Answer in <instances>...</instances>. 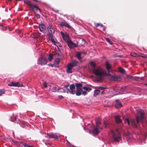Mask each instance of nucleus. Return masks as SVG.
<instances>
[{
    "instance_id": "aec40b11",
    "label": "nucleus",
    "mask_w": 147,
    "mask_h": 147,
    "mask_svg": "<svg viewBox=\"0 0 147 147\" xmlns=\"http://www.w3.org/2000/svg\"><path fill=\"white\" fill-rule=\"evenodd\" d=\"M115 121L116 122L118 123H120L122 122V121L120 119L119 116H116L115 117Z\"/></svg>"
},
{
    "instance_id": "6ab92c4d",
    "label": "nucleus",
    "mask_w": 147,
    "mask_h": 147,
    "mask_svg": "<svg viewBox=\"0 0 147 147\" xmlns=\"http://www.w3.org/2000/svg\"><path fill=\"white\" fill-rule=\"evenodd\" d=\"M82 88H77L76 89V94L77 96H79L82 94Z\"/></svg>"
},
{
    "instance_id": "0e129e2a",
    "label": "nucleus",
    "mask_w": 147,
    "mask_h": 147,
    "mask_svg": "<svg viewBox=\"0 0 147 147\" xmlns=\"http://www.w3.org/2000/svg\"><path fill=\"white\" fill-rule=\"evenodd\" d=\"M9 1H11L12 0H8Z\"/></svg>"
},
{
    "instance_id": "1a4fd4ad",
    "label": "nucleus",
    "mask_w": 147,
    "mask_h": 147,
    "mask_svg": "<svg viewBox=\"0 0 147 147\" xmlns=\"http://www.w3.org/2000/svg\"><path fill=\"white\" fill-rule=\"evenodd\" d=\"M110 80L111 81H119L121 80V78L120 76H113L110 78Z\"/></svg>"
},
{
    "instance_id": "473e14b6",
    "label": "nucleus",
    "mask_w": 147,
    "mask_h": 147,
    "mask_svg": "<svg viewBox=\"0 0 147 147\" xmlns=\"http://www.w3.org/2000/svg\"><path fill=\"white\" fill-rule=\"evenodd\" d=\"M90 64L94 68L96 67V65L94 62L93 61H91L90 63Z\"/></svg>"
},
{
    "instance_id": "a18cd8bd",
    "label": "nucleus",
    "mask_w": 147,
    "mask_h": 147,
    "mask_svg": "<svg viewBox=\"0 0 147 147\" xmlns=\"http://www.w3.org/2000/svg\"><path fill=\"white\" fill-rule=\"evenodd\" d=\"M114 57H122V55H114Z\"/></svg>"
},
{
    "instance_id": "bf43d9fd",
    "label": "nucleus",
    "mask_w": 147,
    "mask_h": 147,
    "mask_svg": "<svg viewBox=\"0 0 147 147\" xmlns=\"http://www.w3.org/2000/svg\"><path fill=\"white\" fill-rule=\"evenodd\" d=\"M105 28H104L103 29V31H105Z\"/></svg>"
},
{
    "instance_id": "052dcab7",
    "label": "nucleus",
    "mask_w": 147,
    "mask_h": 147,
    "mask_svg": "<svg viewBox=\"0 0 147 147\" xmlns=\"http://www.w3.org/2000/svg\"><path fill=\"white\" fill-rule=\"evenodd\" d=\"M82 41L84 42H85V41L84 39H82Z\"/></svg>"
},
{
    "instance_id": "dca6fc26",
    "label": "nucleus",
    "mask_w": 147,
    "mask_h": 147,
    "mask_svg": "<svg viewBox=\"0 0 147 147\" xmlns=\"http://www.w3.org/2000/svg\"><path fill=\"white\" fill-rule=\"evenodd\" d=\"M78 62L74 59H73L72 60L71 62L69 64V65H71L73 67L76 66L77 65Z\"/></svg>"
},
{
    "instance_id": "5fc2aeb1",
    "label": "nucleus",
    "mask_w": 147,
    "mask_h": 147,
    "mask_svg": "<svg viewBox=\"0 0 147 147\" xmlns=\"http://www.w3.org/2000/svg\"><path fill=\"white\" fill-rule=\"evenodd\" d=\"M7 29V27H6L3 28V30H6Z\"/></svg>"
},
{
    "instance_id": "603ef678",
    "label": "nucleus",
    "mask_w": 147,
    "mask_h": 147,
    "mask_svg": "<svg viewBox=\"0 0 147 147\" xmlns=\"http://www.w3.org/2000/svg\"><path fill=\"white\" fill-rule=\"evenodd\" d=\"M135 79L137 81H139L140 80V78L139 77H136V78Z\"/></svg>"
},
{
    "instance_id": "e433bc0d",
    "label": "nucleus",
    "mask_w": 147,
    "mask_h": 147,
    "mask_svg": "<svg viewBox=\"0 0 147 147\" xmlns=\"http://www.w3.org/2000/svg\"><path fill=\"white\" fill-rule=\"evenodd\" d=\"M105 39L110 45H112L113 42L110 40L108 38H105Z\"/></svg>"
},
{
    "instance_id": "f03ea898",
    "label": "nucleus",
    "mask_w": 147,
    "mask_h": 147,
    "mask_svg": "<svg viewBox=\"0 0 147 147\" xmlns=\"http://www.w3.org/2000/svg\"><path fill=\"white\" fill-rule=\"evenodd\" d=\"M24 3L27 4L29 7L30 8V10H31L34 12L35 16L37 19L40 18V15L36 13L35 11H37L38 10L41 13L42 11L36 5L33 4L31 3V2L28 0H26L24 1Z\"/></svg>"
},
{
    "instance_id": "e2e57ef3",
    "label": "nucleus",
    "mask_w": 147,
    "mask_h": 147,
    "mask_svg": "<svg viewBox=\"0 0 147 147\" xmlns=\"http://www.w3.org/2000/svg\"><path fill=\"white\" fill-rule=\"evenodd\" d=\"M84 54H86V52H84Z\"/></svg>"
},
{
    "instance_id": "f257e3e1",
    "label": "nucleus",
    "mask_w": 147,
    "mask_h": 147,
    "mask_svg": "<svg viewBox=\"0 0 147 147\" xmlns=\"http://www.w3.org/2000/svg\"><path fill=\"white\" fill-rule=\"evenodd\" d=\"M139 113L140 115L137 114L136 116V120L134 119H132L130 121L131 125L135 128H137L138 127L137 125L138 124L139 122L141 121L142 123L143 121L146 119L145 117V113L142 110L140 109L139 110Z\"/></svg>"
},
{
    "instance_id": "de8ad7c7",
    "label": "nucleus",
    "mask_w": 147,
    "mask_h": 147,
    "mask_svg": "<svg viewBox=\"0 0 147 147\" xmlns=\"http://www.w3.org/2000/svg\"><path fill=\"white\" fill-rule=\"evenodd\" d=\"M16 117H15L13 119H12L11 118V121L12 122H14L16 120Z\"/></svg>"
},
{
    "instance_id": "4c0bfd02",
    "label": "nucleus",
    "mask_w": 147,
    "mask_h": 147,
    "mask_svg": "<svg viewBox=\"0 0 147 147\" xmlns=\"http://www.w3.org/2000/svg\"><path fill=\"white\" fill-rule=\"evenodd\" d=\"M124 121H125V123H126L127 122L128 125H130V122L129 121V120L127 118V119H125V120Z\"/></svg>"
},
{
    "instance_id": "412c9836",
    "label": "nucleus",
    "mask_w": 147,
    "mask_h": 147,
    "mask_svg": "<svg viewBox=\"0 0 147 147\" xmlns=\"http://www.w3.org/2000/svg\"><path fill=\"white\" fill-rule=\"evenodd\" d=\"M106 67L107 70L108 71V74L109 75H110L109 73V69L111 68V66L110 64L108 62H107L106 63Z\"/></svg>"
},
{
    "instance_id": "9b49d317",
    "label": "nucleus",
    "mask_w": 147,
    "mask_h": 147,
    "mask_svg": "<svg viewBox=\"0 0 147 147\" xmlns=\"http://www.w3.org/2000/svg\"><path fill=\"white\" fill-rule=\"evenodd\" d=\"M8 85L9 86H14L15 87H21L22 86L18 82L14 83L13 82H11L10 83L8 84Z\"/></svg>"
},
{
    "instance_id": "79ce46f5",
    "label": "nucleus",
    "mask_w": 147,
    "mask_h": 147,
    "mask_svg": "<svg viewBox=\"0 0 147 147\" xmlns=\"http://www.w3.org/2000/svg\"><path fill=\"white\" fill-rule=\"evenodd\" d=\"M82 94L83 95L85 96L87 94V93L86 91H82Z\"/></svg>"
},
{
    "instance_id": "58836bf2",
    "label": "nucleus",
    "mask_w": 147,
    "mask_h": 147,
    "mask_svg": "<svg viewBox=\"0 0 147 147\" xmlns=\"http://www.w3.org/2000/svg\"><path fill=\"white\" fill-rule=\"evenodd\" d=\"M96 26V27H98V26H100L101 27H103V25L102 24H100L99 23H96V25H95Z\"/></svg>"
},
{
    "instance_id": "423d86ee",
    "label": "nucleus",
    "mask_w": 147,
    "mask_h": 147,
    "mask_svg": "<svg viewBox=\"0 0 147 147\" xmlns=\"http://www.w3.org/2000/svg\"><path fill=\"white\" fill-rule=\"evenodd\" d=\"M75 88V85L74 84H71L69 86L70 89H67V92L68 93L69 92L70 94H75L76 93V91L74 89Z\"/></svg>"
},
{
    "instance_id": "9d476101",
    "label": "nucleus",
    "mask_w": 147,
    "mask_h": 147,
    "mask_svg": "<svg viewBox=\"0 0 147 147\" xmlns=\"http://www.w3.org/2000/svg\"><path fill=\"white\" fill-rule=\"evenodd\" d=\"M61 89L58 86L55 85L52 88V91L53 92H59V90Z\"/></svg>"
},
{
    "instance_id": "864d4df0",
    "label": "nucleus",
    "mask_w": 147,
    "mask_h": 147,
    "mask_svg": "<svg viewBox=\"0 0 147 147\" xmlns=\"http://www.w3.org/2000/svg\"><path fill=\"white\" fill-rule=\"evenodd\" d=\"M69 84H68L67 85H66L64 87L65 88H67L69 87Z\"/></svg>"
},
{
    "instance_id": "a878e982",
    "label": "nucleus",
    "mask_w": 147,
    "mask_h": 147,
    "mask_svg": "<svg viewBox=\"0 0 147 147\" xmlns=\"http://www.w3.org/2000/svg\"><path fill=\"white\" fill-rule=\"evenodd\" d=\"M82 86V85L81 83H76V84L75 86L77 88H81Z\"/></svg>"
},
{
    "instance_id": "bb28decb",
    "label": "nucleus",
    "mask_w": 147,
    "mask_h": 147,
    "mask_svg": "<svg viewBox=\"0 0 147 147\" xmlns=\"http://www.w3.org/2000/svg\"><path fill=\"white\" fill-rule=\"evenodd\" d=\"M119 71L122 74H124L125 72V70L121 67H119Z\"/></svg>"
},
{
    "instance_id": "2eb2a0df",
    "label": "nucleus",
    "mask_w": 147,
    "mask_h": 147,
    "mask_svg": "<svg viewBox=\"0 0 147 147\" xmlns=\"http://www.w3.org/2000/svg\"><path fill=\"white\" fill-rule=\"evenodd\" d=\"M39 28L41 32H42L46 28V26L44 24H40L39 25Z\"/></svg>"
},
{
    "instance_id": "0eeeda50",
    "label": "nucleus",
    "mask_w": 147,
    "mask_h": 147,
    "mask_svg": "<svg viewBox=\"0 0 147 147\" xmlns=\"http://www.w3.org/2000/svg\"><path fill=\"white\" fill-rule=\"evenodd\" d=\"M99 128L98 126H96L92 130H90L89 131L90 133H91L94 135H96L100 133Z\"/></svg>"
},
{
    "instance_id": "c756f323",
    "label": "nucleus",
    "mask_w": 147,
    "mask_h": 147,
    "mask_svg": "<svg viewBox=\"0 0 147 147\" xmlns=\"http://www.w3.org/2000/svg\"><path fill=\"white\" fill-rule=\"evenodd\" d=\"M83 89L85 90L86 91H90L92 90V89L89 87L84 86L83 87Z\"/></svg>"
},
{
    "instance_id": "39448f33",
    "label": "nucleus",
    "mask_w": 147,
    "mask_h": 147,
    "mask_svg": "<svg viewBox=\"0 0 147 147\" xmlns=\"http://www.w3.org/2000/svg\"><path fill=\"white\" fill-rule=\"evenodd\" d=\"M47 60L46 58L41 57L39 58L38 63L41 65H45L47 64Z\"/></svg>"
},
{
    "instance_id": "c03bdc74",
    "label": "nucleus",
    "mask_w": 147,
    "mask_h": 147,
    "mask_svg": "<svg viewBox=\"0 0 147 147\" xmlns=\"http://www.w3.org/2000/svg\"><path fill=\"white\" fill-rule=\"evenodd\" d=\"M99 88H100L101 89H106L107 88V87L106 86H100L99 87Z\"/></svg>"
},
{
    "instance_id": "f3484780",
    "label": "nucleus",
    "mask_w": 147,
    "mask_h": 147,
    "mask_svg": "<svg viewBox=\"0 0 147 147\" xmlns=\"http://www.w3.org/2000/svg\"><path fill=\"white\" fill-rule=\"evenodd\" d=\"M72 66L71 65H68L67 68L66 69V71L67 73H72Z\"/></svg>"
},
{
    "instance_id": "13d9d810",
    "label": "nucleus",
    "mask_w": 147,
    "mask_h": 147,
    "mask_svg": "<svg viewBox=\"0 0 147 147\" xmlns=\"http://www.w3.org/2000/svg\"><path fill=\"white\" fill-rule=\"evenodd\" d=\"M33 1H35L36 2H38V1L37 0H33Z\"/></svg>"
},
{
    "instance_id": "7c9ffc66",
    "label": "nucleus",
    "mask_w": 147,
    "mask_h": 147,
    "mask_svg": "<svg viewBox=\"0 0 147 147\" xmlns=\"http://www.w3.org/2000/svg\"><path fill=\"white\" fill-rule=\"evenodd\" d=\"M60 61V58H57L55 59V63L57 64H58Z\"/></svg>"
},
{
    "instance_id": "69168bd1",
    "label": "nucleus",
    "mask_w": 147,
    "mask_h": 147,
    "mask_svg": "<svg viewBox=\"0 0 147 147\" xmlns=\"http://www.w3.org/2000/svg\"><path fill=\"white\" fill-rule=\"evenodd\" d=\"M145 85H147V84H145Z\"/></svg>"
},
{
    "instance_id": "a211bd4d",
    "label": "nucleus",
    "mask_w": 147,
    "mask_h": 147,
    "mask_svg": "<svg viewBox=\"0 0 147 147\" xmlns=\"http://www.w3.org/2000/svg\"><path fill=\"white\" fill-rule=\"evenodd\" d=\"M47 135L49 136V138H53L54 139H58V137L55 134H47Z\"/></svg>"
},
{
    "instance_id": "37998d69",
    "label": "nucleus",
    "mask_w": 147,
    "mask_h": 147,
    "mask_svg": "<svg viewBox=\"0 0 147 147\" xmlns=\"http://www.w3.org/2000/svg\"><path fill=\"white\" fill-rule=\"evenodd\" d=\"M63 38L65 40H67L68 39V37L66 35Z\"/></svg>"
},
{
    "instance_id": "393cba45",
    "label": "nucleus",
    "mask_w": 147,
    "mask_h": 147,
    "mask_svg": "<svg viewBox=\"0 0 147 147\" xmlns=\"http://www.w3.org/2000/svg\"><path fill=\"white\" fill-rule=\"evenodd\" d=\"M100 119L99 118H97L96 120V126H98V125L100 124Z\"/></svg>"
},
{
    "instance_id": "cd10ccee",
    "label": "nucleus",
    "mask_w": 147,
    "mask_h": 147,
    "mask_svg": "<svg viewBox=\"0 0 147 147\" xmlns=\"http://www.w3.org/2000/svg\"><path fill=\"white\" fill-rule=\"evenodd\" d=\"M100 91L98 90H95L94 91V96H96L100 93Z\"/></svg>"
},
{
    "instance_id": "680f3d73",
    "label": "nucleus",
    "mask_w": 147,
    "mask_h": 147,
    "mask_svg": "<svg viewBox=\"0 0 147 147\" xmlns=\"http://www.w3.org/2000/svg\"><path fill=\"white\" fill-rule=\"evenodd\" d=\"M102 92V94H103L104 93V91H103L102 92Z\"/></svg>"
},
{
    "instance_id": "6e6552de",
    "label": "nucleus",
    "mask_w": 147,
    "mask_h": 147,
    "mask_svg": "<svg viewBox=\"0 0 147 147\" xmlns=\"http://www.w3.org/2000/svg\"><path fill=\"white\" fill-rule=\"evenodd\" d=\"M111 133L112 135L114 141H115L119 142L121 139L119 135H117L113 131H111Z\"/></svg>"
},
{
    "instance_id": "ea45409f",
    "label": "nucleus",
    "mask_w": 147,
    "mask_h": 147,
    "mask_svg": "<svg viewBox=\"0 0 147 147\" xmlns=\"http://www.w3.org/2000/svg\"><path fill=\"white\" fill-rule=\"evenodd\" d=\"M139 56L143 58H147V55H145L143 54H141V55H139Z\"/></svg>"
},
{
    "instance_id": "09e8293b",
    "label": "nucleus",
    "mask_w": 147,
    "mask_h": 147,
    "mask_svg": "<svg viewBox=\"0 0 147 147\" xmlns=\"http://www.w3.org/2000/svg\"><path fill=\"white\" fill-rule=\"evenodd\" d=\"M59 98L60 99H62L63 98V96L62 95H59Z\"/></svg>"
},
{
    "instance_id": "4be33fe9",
    "label": "nucleus",
    "mask_w": 147,
    "mask_h": 147,
    "mask_svg": "<svg viewBox=\"0 0 147 147\" xmlns=\"http://www.w3.org/2000/svg\"><path fill=\"white\" fill-rule=\"evenodd\" d=\"M112 89L115 92L116 94H118V93H119V92L118 91L120 89L119 88L116 86H114L112 87Z\"/></svg>"
},
{
    "instance_id": "3c124183",
    "label": "nucleus",
    "mask_w": 147,
    "mask_h": 147,
    "mask_svg": "<svg viewBox=\"0 0 147 147\" xmlns=\"http://www.w3.org/2000/svg\"><path fill=\"white\" fill-rule=\"evenodd\" d=\"M48 65L51 66L52 67H53V64H49L47 65Z\"/></svg>"
},
{
    "instance_id": "ddd939ff",
    "label": "nucleus",
    "mask_w": 147,
    "mask_h": 147,
    "mask_svg": "<svg viewBox=\"0 0 147 147\" xmlns=\"http://www.w3.org/2000/svg\"><path fill=\"white\" fill-rule=\"evenodd\" d=\"M67 43L69 47L71 49L73 48L74 46L75 47L76 46V44L71 40H68L67 41Z\"/></svg>"
},
{
    "instance_id": "49530a36",
    "label": "nucleus",
    "mask_w": 147,
    "mask_h": 147,
    "mask_svg": "<svg viewBox=\"0 0 147 147\" xmlns=\"http://www.w3.org/2000/svg\"><path fill=\"white\" fill-rule=\"evenodd\" d=\"M61 34L63 37L64 36H65V35H66V34H65L62 31H61Z\"/></svg>"
},
{
    "instance_id": "a19ab883",
    "label": "nucleus",
    "mask_w": 147,
    "mask_h": 147,
    "mask_svg": "<svg viewBox=\"0 0 147 147\" xmlns=\"http://www.w3.org/2000/svg\"><path fill=\"white\" fill-rule=\"evenodd\" d=\"M43 85L45 88L47 87V83L46 82H44L43 83Z\"/></svg>"
},
{
    "instance_id": "6e6d98bb",
    "label": "nucleus",
    "mask_w": 147,
    "mask_h": 147,
    "mask_svg": "<svg viewBox=\"0 0 147 147\" xmlns=\"http://www.w3.org/2000/svg\"><path fill=\"white\" fill-rule=\"evenodd\" d=\"M62 89H63V92H65V90L64 89H63L62 88Z\"/></svg>"
},
{
    "instance_id": "c9c22d12",
    "label": "nucleus",
    "mask_w": 147,
    "mask_h": 147,
    "mask_svg": "<svg viewBox=\"0 0 147 147\" xmlns=\"http://www.w3.org/2000/svg\"><path fill=\"white\" fill-rule=\"evenodd\" d=\"M5 90L4 89H1L0 90V96L2 95L3 94L5 93Z\"/></svg>"
},
{
    "instance_id": "f8f14e48",
    "label": "nucleus",
    "mask_w": 147,
    "mask_h": 147,
    "mask_svg": "<svg viewBox=\"0 0 147 147\" xmlns=\"http://www.w3.org/2000/svg\"><path fill=\"white\" fill-rule=\"evenodd\" d=\"M59 25L61 26H65L69 28H71V26L65 22H61Z\"/></svg>"
},
{
    "instance_id": "5701e85b",
    "label": "nucleus",
    "mask_w": 147,
    "mask_h": 147,
    "mask_svg": "<svg viewBox=\"0 0 147 147\" xmlns=\"http://www.w3.org/2000/svg\"><path fill=\"white\" fill-rule=\"evenodd\" d=\"M83 53V52H78L77 53L76 55V57L79 59L80 60L81 59V55L82 53Z\"/></svg>"
},
{
    "instance_id": "72a5a7b5",
    "label": "nucleus",
    "mask_w": 147,
    "mask_h": 147,
    "mask_svg": "<svg viewBox=\"0 0 147 147\" xmlns=\"http://www.w3.org/2000/svg\"><path fill=\"white\" fill-rule=\"evenodd\" d=\"M23 145L25 147H34L32 146H30L28 145L26 143H23Z\"/></svg>"
},
{
    "instance_id": "4d7b16f0",
    "label": "nucleus",
    "mask_w": 147,
    "mask_h": 147,
    "mask_svg": "<svg viewBox=\"0 0 147 147\" xmlns=\"http://www.w3.org/2000/svg\"><path fill=\"white\" fill-rule=\"evenodd\" d=\"M140 79L141 80H143V77H141V78H140Z\"/></svg>"
},
{
    "instance_id": "4468645a",
    "label": "nucleus",
    "mask_w": 147,
    "mask_h": 147,
    "mask_svg": "<svg viewBox=\"0 0 147 147\" xmlns=\"http://www.w3.org/2000/svg\"><path fill=\"white\" fill-rule=\"evenodd\" d=\"M115 101L116 104L115 105V107L116 108H120L122 107L121 104L119 100H116Z\"/></svg>"
},
{
    "instance_id": "c85d7f7f",
    "label": "nucleus",
    "mask_w": 147,
    "mask_h": 147,
    "mask_svg": "<svg viewBox=\"0 0 147 147\" xmlns=\"http://www.w3.org/2000/svg\"><path fill=\"white\" fill-rule=\"evenodd\" d=\"M59 58V54L58 53H56L55 54L53 55V58L55 59L57 58Z\"/></svg>"
},
{
    "instance_id": "b1692460",
    "label": "nucleus",
    "mask_w": 147,
    "mask_h": 147,
    "mask_svg": "<svg viewBox=\"0 0 147 147\" xmlns=\"http://www.w3.org/2000/svg\"><path fill=\"white\" fill-rule=\"evenodd\" d=\"M130 133L127 132V133L125 134V136L126 137L127 140L128 141V140H130Z\"/></svg>"
},
{
    "instance_id": "f704fd0d",
    "label": "nucleus",
    "mask_w": 147,
    "mask_h": 147,
    "mask_svg": "<svg viewBox=\"0 0 147 147\" xmlns=\"http://www.w3.org/2000/svg\"><path fill=\"white\" fill-rule=\"evenodd\" d=\"M131 55L132 56L136 57L138 56V54L135 53H131Z\"/></svg>"
},
{
    "instance_id": "20e7f679",
    "label": "nucleus",
    "mask_w": 147,
    "mask_h": 147,
    "mask_svg": "<svg viewBox=\"0 0 147 147\" xmlns=\"http://www.w3.org/2000/svg\"><path fill=\"white\" fill-rule=\"evenodd\" d=\"M49 37L50 38L51 41L55 45L58 47L59 44L57 41L54 40L53 37V34L55 33V30L54 28L52 27V26H49Z\"/></svg>"
},
{
    "instance_id": "8fccbe9b",
    "label": "nucleus",
    "mask_w": 147,
    "mask_h": 147,
    "mask_svg": "<svg viewBox=\"0 0 147 147\" xmlns=\"http://www.w3.org/2000/svg\"><path fill=\"white\" fill-rule=\"evenodd\" d=\"M103 124H104L105 125V127H107V124L105 122H104L103 123Z\"/></svg>"
},
{
    "instance_id": "7ed1b4c3",
    "label": "nucleus",
    "mask_w": 147,
    "mask_h": 147,
    "mask_svg": "<svg viewBox=\"0 0 147 147\" xmlns=\"http://www.w3.org/2000/svg\"><path fill=\"white\" fill-rule=\"evenodd\" d=\"M92 73L95 75L98 76L99 77L96 78V80L99 82L102 81L103 77L105 74L103 71L101 69H93L92 70Z\"/></svg>"
},
{
    "instance_id": "2f4dec72",
    "label": "nucleus",
    "mask_w": 147,
    "mask_h": 147,
    "mask_svg": "<svg viewBox=\"0 0 147 147\" xmlns=\"http://www.w3.org/2000/svg\"><path fill=\"white\" fill-rule=\"evenodd\" d=\"M53 58V56L51 55L50 54L49 55L48 57V60L49 61H51Z\"/></svg>"
}]
</instances>
